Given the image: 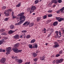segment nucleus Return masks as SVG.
Returning a JSON list of instances; mask_svg holds the SVG:
<instances>
[{
    "label": "nucleus",
    "instance_id": "1",
    "mask_svg": "<svg viewBox=\"0 0 64 64\" xmlns=\"http://www.w3.org/2000/svg\"><path fill=\"white\" fill-rule=\"evenodd\" d=\"M24 14V12H22L17 15V16H20V21L18 23V25H21V24H22L23 23L24 21H25L26 17L24 16H23Z\"/></svg>",
    "mask_w": 64,
    "mask_h": 64
},
{
    "label": "nucleus",
    "instance_id": "2",
    "mask_svg": "<svg viewBox=\"0 0 64 64\" xmlns=\"http://www.w3.org/2000/svg\"><path fill=\"white\" fill-rule=\"evenodd\" d=\"M36 9V7L35 6H32L31 8V10H30V14H31L34 11V10Z\"/></svg>",
    "mask_w": 64,
    "mask_h": 64
},
{
    "label": "nucleus",
    "instance_id": "3",
    "mask_svg": "<svg viewBox=\"0 0 64 64\" xmlns=\"http://www.w3.org/2000/svg\"><path fill=\"white\" fill-rule=\"evenodd\" d=\"M4 14H5L6 16H9V12L8 11V10H6L4 12Z\"/></svg>",
    "mask_w": 64,
    "mask_h": 64
},
{
    "label": "nucleus",
    "instance_id": "4",
    "mask_svg": "<svg viewBox=\"0 0 64 64\" xmlns=\"http://www.w3.org/2000/svg\"><path fill=\"white\" fill-rule=\"evenodd\" d=\"M6 61L5 58H2L0 60V62L1 63H4Z\"/></svg>",
    "mask_w": 64,
    "mask_h": 64
},
{
    "label": "nucleus",
    "instance_id": "5",
    "mask_svg": "<svg viewBox=\"0 0 64 64\" xmlns=\"http://www.w3.org/2000/svg\"><path fill=\"white\" fill-rule=\"evenodd\" d=\"M12 50H14V52H15V53H17L18 52V48H12Z\"/></svg>",
    "mask_w": 64,
    "mask_h": 64
},
{
    "label": "nucleus",
    "instance_id": "6",
    "mask_svg": "<svg viewBox=\"0 0 64 64\" xmlns=\"http://www.w3.org/2000/svg\"><path fill=\"white\" fill-rule=\"evenodd\" d=\"M14 38L16 39H18L19 38V36L18 35H16L14 36Z\"/></svg>",
    "mask_w": 64,
    "mask_h": 64
},
{
    "label": "nucleus",
    "instance_id": "7",
    "mask_svg": "<svg viewBox=\"0 0 64 64\" xmlns=\"http://www.w3.org/2000/svg\"><path fill=\"white\" fill-rule=\"evenodd\" d=\"M45 56H42V57H40V60H42V61H43L44 60V59H45Z\"/></svg>",
    "mask_w": 64,
    "mask_h": 64
},
{
    "label": "nucleus",
    "instance_id": "8",
    "mask_svg": "<svg viewBox=\"0 0 64 64\" xmlns=\"http://www.w3.org/2000/svg\"><path fill=\"white\" fill-rule=\"evenodd\" d=\"M18 43L16 44L14 46V48H17L20 45Z\"/></svg>",
    "mask_w": 64,
    "mask_h": 64
},
{
    "label": "nucleus",
    "instance_id": "9",
    "mask_svg": "<svg viewBox=\"0 0 64 64\" xmlns=\"http://www.w3.org/2000/svg\"><path fill=\"white\" fill-rule=\"evenodd\" d=\"M15 31H13L12 30H10L8 32V33L9 34H12L13 33H14V32H15Z\"/></svg>",
    "mask_w": 64,
    "mask_h": 64
},
{
    "label": "nucleus",
    "instance_id": "10",
    "mask_svg": "<svg viewBox=\"0 0 64 64\" xmlns=\"http://www.w3.org/2000/svg\"><path fill=\"white\" fill-rule=\"evenodd\" d=\"M52 3H54V4H57V2L56 0H52Z\"/></svg>",
    "mask_w": 64,
    "mask_h": 64
},
{
    "label": "nucleus",
    "instance_id": "11",
    "mask_svg": "<svg viewBox=\"0 0 64 64\" xmlns=\"http://www.w3.org/2000/svg\"><path fill=\"white\" fill-rule=\"evenodd\" d=\"M10 28L11 29H13L14 28V26L13 24H11L10 26Z\"/></svg>",
    "mask_w": 64,
    "mask_h": 64
},
{
    "label": "nucleus",
    "instance_id": "12",
    "mask_svg": "<svg viewBox=\"0 0 64 64\" xmlns=\"http://www.w3.org/2000/svg\"><path fill=\"white\" fill-rule=\"evenodd\" d=\"M63 10H64V7H63L60 10V11L61 12H60L61 13H62V12L64 13V11H63Z\"/></svg>",
    "mask_w": 64,
    "mask_h": 64
},
{
    "label": "nucleus",
    "instance_id": "13",
    "mask_svg": "<svg viewBox=\"0 0 64 64\" xmlns=\"http://www.w3.org/2000/svg\"><path fill=\"white\" fill-rule=\"evenodd\" d=\"M6 48V51H10V50L11 49V48L10 47Z\"/></svg>",
    "mask_w": 64,
    "mask_h": 64
},
{
    "label": "nucleus",
    "instance_id": "14",
    "mask_svg": "<svg viewBox=\"0 0 64 64\" xmlns=\"http://www.w3.org/2000/svg\"><path fill=\"white\" fill-rule=\"evenodd\" d=\"M57 24H58V22H54V23L53 24V26H56V25H57Z\"/></svg>",
    "mask_w": 64,
    "mask_h": 64
},
{
    "label": "nucleus",
    "instance_id": "15",
    "mask_svg": "<svg viewBox=\"0 0 64 64\" xmlns=\"http://www.w3.org/2000/svg\"><path fill=\"white\" fill-rule=\"evenodd\" d=\"M18 63H21L23 62V60H22L21 59H20V60L19 59L18 60Z\"/></svg>",
    "mask_w": 64,
    "mask_h": 64
},
{
    "label": "nucleus",
    "instance_id": "16",
    "mask_svg": "<svg viewBox=\"0 0 64 64\" xmlns=\"http://www.w3.org/2000/svg\"><path fill=\"white\" fill-rule=\"evenodd\" d=\"M59 46V45L58 44H57L53 46V47H54V48H57Z\"/></svg>",
    "mask_w": 64,
    "mask_h": 64
},
{
    "label": "nucleus",
    "instance_id": "17",
    "mask_svg": "<svg viewBox=\"0 0 64 64\" xmlns=\"http://www.w3.org/2000/svg\"><path fill=\"white\" fill-rule=\"evenodd\" d=\"M32 55L34 57H36V56H37V54H36L34 52L33 53Z\"/></svg>",
    "mask_w": 64,
    "mask_h": 64
},
{
    "label": "nucleus",
    "instance_id": "18",
    "mask_svg": "<svg viewBox=\"0 0 64 64\" xmlns=\"http://www.w3.org/2000/svg\"><path fill=\"white\" fill-rule=\"evenodd\" d=\"M0 52H5V50H3L1 48L0 49Z\"/></svg>",
    "mask_w": 64,
    "mask_h": 64
},
{
    "label": "nucleus",
    "instance_id": "19",
    "mask_svg": "<svg viewBox=\"0 0 64 64\" xmlns=\"http://www.w3.org/2000/svg\"><path fill=\"white\" fill-rule=\"evenodd\" d=\"M35 41H36V40H35L33 39L31 40V43H34Z\"/></svg>",
    "mask_w": 64,
    "mask_h": 64
},
{
    "label": "nucleus",
    "instance_id": "20",
    "mask_svg": "<svg viewBox=\"0 0 64 64\" xmlns=\"http://www.w3.org/2000/svg\"><path fill=\"white\" fill-rule=\"evenodd\" d=\"M63 20H64V18H60V19L58 20V21L59 22H61Z\"/></svg>",
    "mask_w": 64,
    "mask_h": 64
},
{
    "label": "nucleus",
    "instance_id": "21",
    "mask_svg": "<svg viewBox=\"0 0 64 64\" xmlns=\"http://www.w3.org/2000/svg\"><path fill=\"white\" fill-rule=\"evenodd\" d=\"M34 23H31L30 24V27H32L34 25Z\"/></svg>",
    "mask_w": 64,
    "mask_h": 64
},
{
    "label": "nucleus",
    "instance_id": "22",
    "mask_svg": "<svg viewBox=\"0 0 64 64\" xmlns=\"http://www.w3.org/2000/svg\"><path fill=\"white\" fill-rule=\"evenodd\" d=\"M56 63L59 64L60 63V62L59 61V60H56Z\"/></svg>",
    "mask_w": 64,
    "mask_h": 64
},
{
    "label": "nucleus",
    "instance_id": "23",
    "mask_svg": "<svg viewBox=\"0 0 64 64\" xmlns=\"http://www.w3.org/2000/svg\"><path fill=\"white\" fill-rule=\"evenodd\" d=\"M6 7L5 6H2V10H5V9H6Z\"/></svg>",
    "mask_w": 64,
    "mask_h": 64
},
{
    "label": "nucleus",
    "instance_id": "24",
    "mask_svg": "<svg viewBox=\"0 0 64 64\" xmlns=\"http://www.w3.org/2000/svg\"><path fill=\"white\" fill-rule=\"evenodd\" d=\"M5 31V29H2L0 30V32L1 33L2 32H4Z\"/></svg>",
    "mask_w": 64,
    "mask_h": 64
},
{
    "label": "nucleus",
    "instance_id": "25",
    "mask_svg": "<svg viewBox=\"0 0 64 64\" xmlns=\"http://www.w3.org/2000/svg\"><path fill=\"white\" fill-rule=\"evenodd\" d=\"M63 60H64L63 59H60V60H59V61H60V63H61V62H62L63 61Z\"/></svg>",
    "mask_w": 64,
    "mask_h": 64
},
{
    "label": "nucleus",
    "instance_id": "26",
    "mask_svg": "<svg viewBox=\"0 0 64 64\" xmlns=\"http://www.w3.org/2000/svg\"><path fill=\"white\" fill-rule=\"evenodd\" d=\"M8 20H9V18H6L4 19V20L5 21H7Z\"/></svg>",
    "mask_w": 64,
    "mask_h": 64
},
{
    "label": "nucleus",
    "instance_id": "27",
    "mask_svg": "<svg viewBox=\"0 0 64 64\" xmlns=\"http://www.w3.org/2000/svg\"><path fill=\"white\" fill-rule=\"evenodd\" d=\"M7 51V52H6V55H8V54H10V51H8V50H6Z\"/></svg>",
    "mask_w": 64,
    "mask_h": 64
},
{
    "label": "nucleus",
    "instance_id": "28",
    "mask_svg": "<svg viewBox=\"0 0 64 64\" xmlns=\"http://www.w3.org/2000/svg\"><path fill=\"white\" fill-rule=\"evenodd\" d=\"M26 38H27V39H28V38H30V36L29 35H27L26 36Z\"/></svg>",
    "mask_w": 64,
    "mask_h": 64
},
{
    "label": "nucleus",
    "instance_id": "29",
    "mask_svg": "<svg viewBox=\"0 0 64 64\" xmlns=\"http://www.w3.org/2000/svg\"><path fill=\"white\" fill-rule=\"evenodd\" d=\"M29 47L30 48H32V45L31 44L28 45Z\"/></svg>",
    "mask_w": 64,
    "mask_h": 64
},
{
    "label": "nucleus",
    "instance_id": "30",
    "mask_svg": "<svg viewBox=\"0 0 64 64\" xmlns=\"http://www.w3.org/2000/svg\"><path fill=\"white\" fill-rule=\"evenodd\" d=\"M40 18L39 17H38L37 18V21L39 22V21H40Z\"/></svg>",
    "mask_w": 64,
    "mask_h": 64
},
{
    "label": "nucleus",
    "instance_id": "31",
    "mask_svg": "<svg viewBox=\"0 0 64 64\" xmlns=\"http://www.w3.org/2000/svg\"><path fill=\"white\" fill-rule=\"evenodd\" d=\"M22 33H26L27 32L26 30H24L22 31Z\"/></svg>",
    "mask_w": 64,
    "mask_h": 64
},
{
    "label": "nucleus",
    "instance_id": "32",
    "mask_svg": "<svg viewBox=\"0 0 64 64\" xmlns=\"http://www.w3.org/2000/svg\"><path fill=\"white\" fill-rule=\"evenodd\" d=\"M3 42H4V41L0 40V45H1V44H3Z\"/></svg>",
    "mask_w": 64,
    "mask_h": 64
},
{
    "label": "nucleus",
    "instance_id": "33",
    "mask_svg": "<svg viewBox=\"0 0 64 64\" xmlns=\"http://www.w3.org/2000/svg\"><path fill=\"white\" fill-rule=\"evenodd\" d=\"M35 4L38 3L39 2V0H35Z\"/></svg>",
    "mask_w": 64,
    "mask_h": 64
},
{
    "label": "nucleus",
    "instance_id": "34",
    "mask_svg": "<svg viewBox=\"0 0 64 64\" xmlns=\"http://www.w3.org/2000/svg\"><path fill=\"white\" fill-rule=\"evenodd\" d=\"M58 2L59 3H60L62 2V0H58Z\"/></svg>",
    "mask_w": 64,
    "mask_h": 64
},
{
    "label": "nucleus",
    "instance_id": "35",
    "mask_svg": "<svg viewBox=\"0 0 64 64\" xmlns=\"http://www.w3.org/2000/svg\"><path fill=\"white\" fill-rule=\"evenodd\" d=\"M38 46H37V45L36 44L34 45V46L33 47V48H37Z\"/></svg>",
    "mask_w": 64,
    "mask_h": 64
},
{
    "label": "nucleus",
    "instance_id": "36",
    "mask_svg": "<svg viewBox=\"0 0 64 64\" xmlns=\"http://www.w3.org/2000/svg\"><path fill=\"white\" fill-rule=\"evenodd\" d=\"M48 17H52V14H48Z\"/></svg>",
    "mask_w": 64,
    "mask_h": 64
},
{
    "label": "nucleus",
    "instance_id": "37",
    "mask_svg": "<svg viewBox=\"0 0 64 64\" xmlns=\"http://www.w3.org/2000/svg\"><path fill=\"white\" fill-rule=\"evenodd\" d=\"M46 18H47V16L46 15H45L44 16V17H43L44 19H46Z\"/></svg>",
    "mask_w": 64,
    "mask_h": 64
},
{
    "label": "nucleus",
    "instance_id": "38",
    "mask_svg": "<svg viewBox=\"0 0 64 64\" xmlns=\"http://www.w3.org/2000/svg\"><path fill=\"white\" fill-rule=\"evenodd\" d=\"M52 12V10H50L48 11V13H50V12Z\"/></svg>",
    "mask_w": 64,
    "mask_h": 64
},
{
    "label": "nucleus",
    "instance_id": "39",
    "mask_svg": "<svg viewBox=\"0 0 64 64\" xmlns=\"http://www.w3.org/2000/svg\"><path fill=\"white\" fill-rule=\"evenodd\" d=\"M27 23H28V22L26 21V22L23 24V25H26V24H27Z\"/></svg>",
    "mask_w": 64,
    "mask_h": 64
},
{
    "label": "nucleus",
    "instance_id": "40",
    "mask_svg": "<svg viewBox=\"0 0 64 64\" xmlns=\"http://www.w3.org/2000/svg\"><path fill=\"white\" fill-rule=\"evenodd\" d=\"M12 16V19H15V18H16V16Z\"/></svg>",
    "mask_w": 64,
    "mask_h": 64
},
{
    "label": "nucleus",
    "instance_id": "41",
    "mask_svg": "<svg viewBox=\"0 0 64 64\" xmlns=\"http://www.w3.org/2000/svg\"><path fill=\"white\" fill-rule=\"evenodd\" d=\"M62 53H63V52L62 51V50H60L59 52V53L60 54H62Z\"/></svg>",
    "mask_w": 64,
    "mask_h": 64
},
{
    "label": "nucleus",
    "instance_id": "42",
    "mask_svg": "<svg viewBox=\"0 0 64 64\" xmlns=\"http://www.w3.org/2000/svg\"><path fill=\"white\" fill-rule=\"evenodd\" d=\"M22 51V50H18V52L17 53H19V52H21Z\"/></svg>",
    "mask_w": 64,
    "mask_h": 64
},
{
    "label": "nucleus",
    "instance_id": "43",
    "mask_svg": "<svg viewBox=\"0 0 64 64\" xmlns=\"http://www.w3.org/2000/svg\"><path fill=\"white\" fill-rule=\"evenodd\" d=\"M46 29H45V28H44V33H46Z\"/></svg>",
    "mask_w": 64,
    "mask_h": 64
},
{
    "label": "nucleus",
    "instance_id": "44",
    "mask_svg": "<svg viewBox=\"0 0 64 64\" xmlns=\"http://www.w3.org/2000/svg\"><path fill=\"white\" fill-rule=\"evenodd\" d=\"M60 56V55L59 54H57L56 55V56L57 57H59V56Z\"/></svg>",
    "mask_w": 64,
    "mask_h": 64
},
{
    "label": "nucleus",
    "instance_id": "45",
    "mask_svg": "<svg viewBox=\"0 0 64 64\" xmlns=\"http://www.w3.org/2000/svg\"><path fill=\"white\" fill-rule=\"evenodd\" d=\"M20 4H18L16 6V7H20Z\"/></svg>",
    "mask_w": 64,
    "mask_h": 64
},
{
    "label": "nucleus",
    "instance_id": "46",
    "mask_svg": "<svg viewBox=\"0 0 64 64\" xmlns=\"http://www.w3.org/2000/svg\"><path fill=\"white\" fill-rule=\"evenodd\" d=\"M30 62H27L24 63V64H30Z\"/></svg>",
    "mask_w": 64,
    "mask_h": 64
},
{
    "label": "nucleus",
    "instance_id": "47",
    "mask_svg": "<svg viewBox=\"0 0 64 64\" xmlns=\"http://www.w3.org/2000/svg\"><path fill=\"white\" fill-rule=\"evenodd\" d=\"M30 10V8H27V11H29V10Z\"/></svg>",
    "mask_w": 64,
    "mask_h": 64
},
{
    "label": "nucleus",
    "instance_id": "48",
    "mask_svg": "<svg viewBox=\"0 0 64 64\" xmlns=\"http://www.w3.org/2000/svg\"><path fill=\"white\" fill-rule=\"evenodd\" d=\"M56 34H58V33H59V32L58 31H56ZM56 35L58 36V34H57Z\"/></svg>",
    "mask_w": 64,
    "mask_h": 64
},
{
    "label": "nucleus",
    "instance_id": "49",
    "mask_svg": "<svg viewBox=\"0 0 64 64\" xmlns=\"http://www.w3.org/2000/svg\"><path fill=\"white\" fill-rule=\"evenodd\" d=\"M7 10H8V11H10V12H11L12 11V9H8Z\"/></svg>",
    "mask_w": 64,
    "mask_h": 64
},
{
    "label": "nucleus",
    "instance_id": "50",
    "mask_svg": "<svg viewBox=\"0 0 64 64\" xmlns=\"http://www.w3.org/2000/svg\"><path fill=\"white\" fill-rule=\"evenodd\" d=\"M14 12H12V16H14Z\"/></svg>",
    "mask_w": 64,
    "mask_h": 64
},
{
    "label": "nucleus",
    "instance_id": "51",
    "mask_svg": "<svg viewBox=\"0 0 64 64\" xmlns=\"http://www.w3.org/2000/svg\"><path fill=\"white\" fill-rule=\"evenodd\" d=\"M34 61L35 62H36V61H37V58H35L34 60Z\"/></svg>",
    "mask_w": 64,
    "mask_h": 64
},
{
    "label": "nucleus",
    "instance_id": "52",
    "mask_svg": "<svg viewBox=\"0 0 64 64\" xmlns=\"http://www.w3.org/2000/svg\"><path fill=\"white\" fill-rule=\"evenodd\" d=\"M54 44H55V45H57V44H58V42H54Z\"/></svg>",
    "mask_w": 64,
    "mask_h": 64
},
{
    "label": "nucleus",
    "instance_id": "53",
    "mask_svg": "<svg viewBox=\"0 0 64 64\" xmlns=\"http://www.w3.org/2000/svg\"><path fill=\"white\" fill-rule=\"evenodd\" d=\"M60 19V17H56V20H59Z\"/></svg>",
    "mask_w": 64,
    "mask_h": 64
},
{
    "label": "nucleus",
    "instance_id": "54",
    "mask_svg": "<svg viewBox=\"0 0 64 64\" xmlns=\"http://www.w3.org/2000/svg\"><path fill=\"white\" fill-rule=\"evenodd\" d=\"M50 31L51 32H53V31H54V30L52 29H51Z\"/></svg>",
    "mask_w": 64,
    "mask_h": 64
},
{
    "label": "nucleus",
    "instance_id": "55",
    "mask_svg": "<svg viewBox=\"0 0 64 64\" xmlns=\"http://www.w3.org/2000/svg\"><path fill=\"white\" fill-rule=\"evenodd\" d=\"M12 58L13 59H15V58H17V56H16L14 58V56H13L12 57Z\"/></svg>",
    "mask_w": 64,
    "mask_h": 64
},
{
    "label": "nucleus",
    "instance_id": "56",
    "mask_svg": "<svg viewBox=\"0 0 64 64\" xmlns=\"http://www.w3.org/2000/svg\"><path fill=\"white\" fill-rule=\"evenodd\" d=\"M60 10H58V11L57 12H56V13H59V12H60Z\"/></svg>",
    "mask_w": 64,
    "mask_h": 64
},
{
    "label": "nucleus",
    "instance_id": "57",
    "mask_svg": "<svg viewBox=\"0 0 64 64\" xmlns=\"http://www.w3.org/2000/svg\"><path fill=\"white\" fill-rule=\"evenodd\" d=\"M52 21L51 20H48V22H51Z\"/></svg>",
    "mask_w": 64,
    "mask_h": 64
},
{
    "label": "nucleus",
    "instance_id": "58",
    "mask_svg": "<svg viewBox=\"0 0 64 64\" xmlns=\"http://www.w3.org/2000/svg\"><path fill=\"white\" fill-rule=\"evenodd\" d=\"M15 25L17 26V25H18V23H16Z\"/></svg>",
    "mask_w": 64,
    "mask_h": 64
},
{
    "label": "nucleus",
    "instance_id": "59",
    "mask_svg": "<svg viewBox=\"0 0 64 64\" xmlns=\"http://www.w3.org/2000/svg\"><path fill=\"white\" fill-rule=\"evenodd\" d=\"M7 39V38L6 37H4V39H5L6 40Z\"/></svg>",
    "mask_w": 64,
    "mask_h": 64
},
{
    "label": "nucleus",
    "instance_id": "60",
    "mask_svg": "<svg viewBox=\"0 0 64 64\" xmlns=\"http://www.w3.org/2000/svg\"><path fill=\"white\" fill-rule=\"evenodd\" d=\"M29 24V22H28L26 24V25H28Z\"/></svg>",
    "mask_w": 64,
    "mask_h": 64
},
{
    "label": "nucleus",
    "instance_id": "61",
    "mask_svg": "<svg viewBox=\"0 0 64 64\" xmlns=\"http://www.w3.org/2000/svg\"><path fill=\"white\" fill-rule=\"evenodd\" d=\"M62 32H63L62 33V34H63L64 33V30H63L62 31Z\"/></svg>",
    "mask_w": 64,
    "mask_h": 64
},
{
    "label": "nucleus",
    "instance_id": "62",
    "mask_svg": "<svg viewBox=\"0 0 64 64\" xmlns=\"http://www.w3.org/2000/svg\"><path fill=\"white\" fill-rule=\"evenodd\" d=\"M23 37L22 36V35L20 36V38H23Z\"/></svg>",
    "mask_w": 64,
    "mask_h": 64
},
{
    "label": "nucleus",
    "instance_id": "63",
    "mask_svg": "<svg viewBox=\"0 0 64 64\" xmlns=\"http://www.w3.org/2000/svg\"><path fill=\"white\" fill-rule=\"evenodd\" d=\"M48 43H46V45L47 46V45H48Z\"/></svg>",
    "mask_w": 64,
    "mask_h": 64
},
{
    "label": "nucleus",
    "instance_id": "64",
    "mask_svg": "<svg viewBox=\"0 0 64 64\" xmlns=\"http://www.w3.org/2000/svg\"><path fill=\"white\" fill-rule=\"evenodd\" d=\"M55 60H54L52 62L53 63H55Z\"/></svg>",
    "mask_w": 64,
    "mask_h": 64
}]
</instances>
